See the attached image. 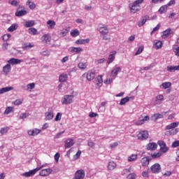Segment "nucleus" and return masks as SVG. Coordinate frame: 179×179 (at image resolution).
Returning <instances> with one entry per match:
<instances>
[{
	"label": "nucleus",
	"mask_w": 179,
	"mask_h": 179,
	"mask_svg": "<svg viewBox=\"0 0 179 179\" xmlns=\"http://www.w3.org/2000/svg\"><path fill=\"white\" fill-rule=\"evenodd\" d=\"M47 24L48 29L52 30L53 29H55V26L57 25V23H55L53 20H49L47 21Z\"/></svg>",
	"instance_id": "26"
},
{
	"label": "nucleus",
	"mask_w": 179,
	"mask_h": 179,
	"mask_svg": "<svg viewBox=\"0 0 179 179\" xmlns=\"http://www.w3.org/2000/svg\"><path fill=\"white\" fill-rule=\"evenodd\" d=\"M45 115L48 120H52V118H54V113H52V112H46Z\"/></svg>",
	"instance_id": "43"
},
{
	"label": "nucleus",
	"mask_w": 179,
	"mask_h": 179,
	"mask_svg": "<svg viewBox=\"0 0 179 179\" xmlns=\"http://www.w3.org/2000/svg\"><path fill=\"white\" fill-rule=\"evenodd\" d=\"M73 145H75V143L73 142V139L67 138L64 141V148H65V149H69V148H72Z\"/></svg>",
	"instance_id": "13"
},
{
	"label": "nucleus",
	"mask_w": 179,
	"mask_h": 179,
	"mask_svg": "<svg viewBox=\"0 0 179 179\" xmlns=\"http://www.w3.org/2000/svg\"><path fill=\"white\" fill-rule=\"evenodd\" d=\"M179 146V141H176L172 143V148H178Z\"/></svg>",
	"instance_id": "63"
},
{
	"label": "nucleus",
	"mask_w": 179,
	"mask_h": 179,
	"mask_svg": "<svg viewBox=\"0 0 179 179\" xmlns=\"http://www.w3.org/2000/svg\"><path fill=\"white\" fill-rule=\"evenodd\" d=\"M150 170L153 174H158V173L162 171V166L158 163H156L151 166Z\"/></svg>",
	"instance_id": "7"
},
{
	"label": "nucleus",
	"mask_w": 179,
	"mask_h": 179,
	"mask_svg": "<svg viewBox=\"0 0 179 179\" xmlns=\"http://www.w3.org/2000/svg\"><path fill=\"white\" fill-rule=\"evenodd\" d=\"M160 87H162V89H169V87H171V83L170 82H165L163 83L161 85Z\"/></svg>",
	"instance_id": "37"
},
{
	"label": "nucleus",
	"mask_w": 179,
	"mask_h": 179,
	"mask_svg": "<svg viewBox=\"0 0 179 179\" xmlns=\"http://www.w3.org/2000/svg\"><path fill=\"white\" fill-rule=\"evenodd\" d=\"M83 78H85V76H86L87 80H89V82L93 80V79H94V78H96V73L92 71H89L87 73H85L83 75Z\"/></svg>",
	"instance_id": "8"
},
{
	"label": "nucleus",
	"mask_w": 179,
	"mask_h": 179,
	"mask_svg": "<svg viewBox=\"0 0 179 179\" xmlns=\"http://www.w3.org/2000/svg\"><path fill=\"white\" fill-rule=\"evenodd\" d=\"M61 117H62V115H61L60 113H57V114L55 118V121H61Z\"/></svg>",
	"instance_id": "60"
},
{
	"label": "nucleus",
	"mask_w": 179,
	"mask_h": 179,
	"mask_svg": "<svg viewBox=\"0 0 179 179\" xmlns=\"http://www.w3.org/2000/svg\"><path fill=\"white\" fill-rule=\"evenodd\" d=\"M90 41V39H78L76 41V44L78 45H82V44H88V43Z\"/></svg>",
	"instance_id": "32"
},
{
	"label": "nucleus",
	"mask_w": 179,
	"mask_h": 179,
	"mask_svg": "<svg viewBox=\"0 0 179 179\" xmlns=\"http://www.w3.org/2000/svg\"><path fill=\"white\" fill-rule=\"evenodd\" d=\"M80 34V33L78 29H74L71 31V36L72 37H78V36H79Z\"/></svg>",
	"instance_id": "45"
},
{
	"label": "nucleus",
	"mask_w": 179,
	"mask_h": 179,
	"mask_svg": "<svg viewBox=\"0 0 179 179\" xmlns=\"http://www.w3.org/2000/svg\"><path fill=\"white\" fill-rule=\"evenodd\" d=\"M157 144L160 148L159 150L161 153H167L169 148L166 144V142H164V141H158Z\"/></svg>",
	"instance_id": "5"
},
{
	"label": "nucleus",
	"mask_w": 179,
	"mask_h": 179,
	"mask_svg": "<svg viewBox=\"0 0 179 179\" xmlns=\"http://www.w3.org/2000/svg\"><path fill=\"white\" fill-rule=\"evenodd\" d=\"M162 152H153L151 154L152 159H159V157H162Z\"/></svg>",
	"instance_id": "41"
},
{
	"label": "nucleus",
	"mask_w": 179,
	"mask_h": 179,
	"mask_svg": "<svg viewBox=\"0 0 179 179\" xmlns=\"http://www.w3.org/2000/svg\"><path fill=\"white\" fill-rule=\"evenodd\" d=\"M41 40L43 44H50L51 43V36L48 34H45L42 36Z\"/></svg>",
	"instance_id": "14"
},
{
	"label": "nucleus",
	"mask_w": 179,
	"mask_h": 179,
	"mask_svg": "<svg viewBox=\"0 0 179 179\" xmlns=\"http://www.w3.org/2000/svg\"><path fill=\"white\" fill-rule=\"evenodd\" d=\"M136 136L138 141H146L149 138V132L146 130H141L137 132Z\"/></svg>",
	"instance_id": "4"
},
{
	"label": "nucleus",
	"mask_w": 179,
	"mask_h": 179,
	"mask_svg": "<svg viewBox=\"0 0 179 179\" xmlns=\"http://www.w3.org/2000/svg\"><path fill=\"white\" fill-rule=\"evenodd\" d=\"M173 51L176 57H179V47L173 48Z\"/></svg>",
	"instance_id": "62"
},
{
	"label": "nucleus",
	"mask_w": 179,
	"mask_h": 179,
	"mask_svg": "<svg viewBox=\"0 0 179 179\" xmlns=\"http://www.w3.org/2000/svg\"><path fill=\"white\" fill-rule=\"evenodd\" d=\"M103 86V76H98L95 78V87L96 89H100Z\"/></svg>",
	"instance_id": "9"
},
{
	"label": "nucleus",
	"mask_w": 179,
	"mask_h": 179,
	"mask_svg": "<svg viewBox=\"0 0 179 179\" xmlns=\"http://www.w3.org/2000/svg\"><path fill=\"white\" fill-rule=\"evenodd\" d=\"M51 173H52V169H42L39 172V176H41V177H47L48 176H50Z\"/></svg>",
	"instance_id": "11"
},
{
	"label": "nucleus",
	"mask_w": 179,
	"mask_h": 179,
	"mask_svg": "<svg viewBox=\"0 0 179 179\" xmlns=\"http://www.w3.org/2000/svg\"><path fill=\"white\" fill-rule=\"evenodd\" d=\"M147 150H156L157 144L156 143H150L146 145Z\"/></svg>",
	"instance_id": "18"
},
{
	"label": "nucleus",
	"mask_w": 179,
	"mask_h": 179,
	"mask_svg": "<svg viewBox=\"0 0 179 179\" xmlns=\"http://www.w3.org/2000/svg\"><path fill=\"white\" fill-rule=\"evenodd\" d=\"M142 176L143 177L148 178L149 177V171H143Z\"/></svg>",
	"instance_id": "61"
},
{
	"label": "nucleus",
	"mask_w": 179,
	"mask_h": 179,
	"mask_svg": "<svg viewBox=\"0 0 179 179\" xmlns=\"http://www.w3.org/2000/svg\"><path fill=\"white\" fill-rule=\"evenodd\" d=\"M148 20H149V15H145L143 17L141 20L138 22V27H142V26H143V24H145Z\"/></svg>",
	"instance_id": "15"
},
{
	"label": "nucleus",
	"mask_w": 179,
	"mask_h": 179,
	"mask_svg": "<svg viewBox=\"0 0 179 179\" xmlns=\"http://www.w3.org/2000/svg\"><path fill=\"white\" fill-rule=\"evenodd\" d=\"M33 47H34V44L33 43H24L22 45V50H30V48H33Z\"/></svg>",
	"instance_id": "34"
},
{
	"label": "nucleus",
	"mask_w": 179,
	"mask_h": 179,
	"mask_svg": "<svg viewBox=\"0 0 179 179\" xmlns=\"http://www.w3.org/2000/svg\"><path fill=\"white\" fill-rule=\"evenodd\" d=\"M13 87H3L0 89V94H3V93H6L7 92H10V90H13Z\"/></svg>",
	"instance_id": "35"
},
{
	"label": "nucleus",
	"mask_w": 179,
	"mask_h": 179,
	"mask_svg": "<svg viewBox=\"0 0 179 179\" xmlns=\"http://www.w3.org/2000/svg\"><path fill=\"white\" fill-rule=\"evenodd\" d=\"M73 103V95H65L62 99V104H72Z\"/></svg>",
	"instance_id": "6"
},
{
	"label": "nucleus",
	"mask_w": 179,
	"mask_h": 179,
	"mask_svg": "<svg viewBox=\"0 0 179 179\" xmlns=\"http://www.w3.org/2000/svg\"><path fill=\"white\" fill-rule=\"evenodd\" d=\"M8 3H10L12 5V6H17V5H19V1H16V0H13V1H9Z\"/></svg>",
	"instance_id": "56"
},
{
	"label": "nucleus",
	"mask_w": 179,
	"mask_h": 179,
	"mask_svg": "<svg viewBox=\"0 0 179 179\" xmlns=\"http://www.w3.org/2000/svg\"><path fill=\"white\" fill-rule=\"evenodd\" d=\"M36 24V22L34 20H29L25 22L24 26L25 27H33Z\"/></svg>",
	"instance_id": "36"
},
{
	"label": "nucleus",
	"mask_w": 179,
	"mask_h": 179,
	"mask_svg": "<svg viewBox=\"0 0 179 179\" xmlns=\"http://www.w3.org/2000/svg\"><path fill=\"white\" fill-rule=\"evenodd\" d=\"M7 62L8 64L11 65H17L18 64L22 62V61L19 59L11 58L9 60H8Z\"/></svg>",
	"instance_id": "17"
},
{
	"label": "nucleus",
	"mask_w": 179,
	"mask_h": 179,
	"mask_svg": "<svg viewBox=\"0 0 179 179\" xmlns=\"http://www.w3.org/2000/svg\"><path fill=\"white\" fill-rule=\"evenodd\" d=\"M47 164H42L41 163L38 164V166L34 169H32L28 172H25L22 174V176H24V177H33V176H34V174H36V173H37V171H40V170H41V169H43V167H46Z\"/></svg>",
	"instance_id": "2"
},
{
	"label": "nucleus",
	"mask_w": 179,
	"mask_h": 179,
	"mask_svg": "<svg viewBox=\"0 0 179 179\" xmlns=\"http://www.w3.org/2000/svg\"><path fill=\"white\" fill-rule=\"evenodd\" d=\"M117 167V164L115 162L110 161L108 164V170L113 171Z\"/></svg>",
	"instance_id": "33"
},
{
	"label": "nucleus",
	"mask_w": 179,
	"mask_h": 179,
	"mask_svg": "<svg viewBox=\"0 0 179 179\" xmlns=\"http://www.w3.org/2000/svg\"><path fill=\"white\" fill-rule=\"evenodd\" d=\"M143 50H144L143 46H140L138 50L136 51V52L135 53V55H139L142 54V52H143Z\"/></svg>",
	"instance_id": "53"
},
{
	"label": "nucleus",
	"mask_w": 179,
	"mask_h": 179,
	"mask_svg": "<svg viewBox=\"0 0 179 179\" xmlns=\"http://www.w3.org/2000/svg\"><path fill=\"white\" fill-rule=\"evenodd\" d=\"M127 179H136V175L135 173H129L127 176Z\"/></svg>",
	"instance_id": "57"
},
{
	"label": "nucleus",
	"mask_w": 179,
	"mask_h": 179,
	"mask_svg": "<svg viewBox=\"0 0 179 179\" xmlns=\"http://www.w3.org/2000/svg\"><path fill=\"white\" fill-rule=\"evenodd\" d=\"M159 13H165V12H167V6H162L159 9Z\"/></svg>",
	"instance_id": "46"
},
{
	"label": "nucleus",
	"mask_w": 179,
	"mask_h": 179,
	"mask_svg": "<svg viewBox=\"0 0 179 179\" xmlns=\"http://www.w3.org/2000/svg\"><path fill=\"white\" fill-rule=\"evenodd\" d=\"M69 50H70V52H75L76 54H80V52L83 51V49H82V48H76V47H71Z\"/></svg>",
	"instance_id": "23"
},
{
	"label": "nucleus",
	"mask_w": 179,
	"mask_h": 179,
	"mask_svg": "<svg viewBox=\"0 0 179 179\" xmlns=\"http://www.w3.org/2000/svg\"><path fill=\"white\" fill-rule=\"evenodd\" d=\"M136 159H138V155L132 154L127 158V160L128 162H135Z\"/></svg>",
	"instance_id": "42"
},
{
	"label": "nucleus",
	"mask_w": 179,
	"mask_h": 179,
	"mask_svg": "<svg viewBox=\"0 0 179 179\" xmlns=\"http://www.w3.org/2000/svg\"><path fill=\"white\" fill-rule=\"evenodd\" d=\"M26 5L27 6H29L31 10L36 9V3H34L31 0H27Z\"/></svg>",
	"instance_id": "29"
},
{
	"label": "nucleus",
	"mask_w": 179,
	"mask_h": 179,
	"mask_svg": "<svg viewBox=\"0 0 179 179\" xmlns=\"http://www.w3.org/2000/svg\"><path fill=\"white\" fill-rule=\"evenodd\" d=\"M10 38V34H6L3 36V41H8Z\"/></svg>",
	"instance_id": "58"
},
{
	"label": "nucleus",
	"mask_w": 179,
	"mask_h": 179,
	"mask_svg": "<svg viewBox=\"0 0 179 179\" xmlns=\"http://www.w3.org/2000/svg\"><path fill=\"white\" fill-rule=\"evenodd\" d=\"M40 132H41V130L38 129H34L27 131V134L29 136H37Z\"/></svg>",
	"instance_id": "12"
},
{
	"label": "nucleus",
	"mask_w": 179,
	"mask_h": 179,
	"mask_svg": "<svg viewBox=\"0 0 179 179\" xmlns=\"http://www.w3.org/2000/svg\"><path fill=\"white\" fill-rule=\"evenodd\" d=\"M80 155H82V151L78 150L76 154L73 156V159H75V160H78V159H79V157H80Z\"/></svg>",
	"instance_id": "55"
},
{
	"label": "nucleus",
	"mask_w": 179,
	"mask_h": 179,
	"mask_svg": "<svg viewBox=\"0 0 179 179\" xmlns=\"http://www.w3.org/2000/svg\"><path fill=\"white\" fill-rule=\"evenodd\" d=\"M28 33H29V34H31L32 36H36V35L38 34V31H37V29L36 28H29L28 29Z\"/></svg>",
	"instance_id": "38"
},
{
	"label": "nucleus",
	"mask_w": 179,
	"mask_h": 179,
	"mask_svg": "<svg viewBox=\"0 0 179 179\" xmlns=\"http://www.w3.org/2000/svg\"><path fill=\"white\" fill-rule=\"evenodd\" d=\"M25 15H27V11L26 10H17L15 12V16H17V17H22V16H24Z\"/></svg>",
	"instance_id": "24"
},
{
	"label": "nucleus",
	"mask_w": 179,
	"mask_h": 179,
	"mask_svg": "<svg viewBox=\"0 0 179 179\" xmlns=\"http://www.w3.org/2000/svg\"><path fill=\"white\" fill-rule=\"evenodd\" d=\"M66 79H68V75H66L65 73H62L59 77V81L61 82V83L65 82V80H66Z\"/></svg>",
	"instance_id": "39"
},
{
	"label": "nucleus",
	"mask_w": 179,
	"mask_h": 179,
	"mask_svg": "<svg viewBox=\"0 0 179 179\" xmlns=\"http://www.w3.org/2000/svg\"><path fill=\"white\" fill-rule=\"evenodd\" d=\"M23 103V101L20 100V99H17L16 101H15L13 102V104L15 106H20V104H22Z\"/></svg>",
	"instance_id": "59"
},
{
	"label": "nucleus",
	"mask_w": 179,
	"mask_h": 179,
	"mask_svg": "<svg viewBox=\"0 0 179 179\" xmlns=\"http://www.w3.org/2000/svg\"><path fill=\"white\" fill-rule=\"evenodd\" d=\"M150 117L148 115L144 117V118L139 120L138 121L136 122V125H143L146 122V121H149Z\"/></svg>",
	"instance_id": "16"
},
{
	"label": "nucleus",
	"mask_w": 179,
	"mask_h": 179,
	"mask_svg": "<svg viewBox=\"0 0 179 179\" xmlns=\"http://www.w3.org/2000/svg\"><path fill=\"white\" fill-rule=\"evenodd\" d=\"M163 46V43L157 39L154 41V47L155 50H159Z\"/></svg>",
	"instance_id": "27"
},
{
	"label": "nucleus",
	"mask_w": 179,
	"mask_h": 179,
	"mask_svg": "<svg viewBox=\"0 0 179 179\" xmlns=\"http://www.w3.org/2000/svg\"><path fill=\"white\" fill-rule=\"evenodd\" d=\"M17 24H13L8 29V31H10V32H13V31H15V30H17Z\"/></svg>",
	"instance_id": "44"
},
{
	"label": "nucleus",
	"mask_w": 179,
	"mask_h": 179,
	"mask_svg": "<svg viewBox=\"0 0 179 179\" xmlns=\"http://www.w3.org/2000/svg\"><path fill=\"white\" fill-rule=\"evenodd\" d=\"M153 118L155 119V121H157V120L160 119V118H163V115L160 114V113H155L153 115Z\"/></svg>",
	"instance_id": "48"
},
{
	"label": "nucleus",
	"mask_w": 179,
	"mask_h": 179,
	"mask_svg": "<svg viewBox=\"0 0 179 179\" xmlns=\"http://www.w3.org/2000/svg\"><path fill=\"white\" fill-rule=\"evenodd\" d=\"M121 67H115L111 71V76L114 78H117L119 72H121Z\"/></svg>",
	"instance_id": "20"
},
{
	"label": "nucleus",
	"mask_w": 179,
	"mask_h": 179,
	"mask_svg": "<svg viewBox=\"0 0 179 179\" xmlns=\"http://www.w3.org/2000/svg\"><path fill=\"white\" fill-rule=\"evenodd\" d=\"M170 34H174V32L171 30V29L169 28L163 31L162 38H167Z\"/></svg>",
	"instance_id": "19"
},
{
	"label": "nucleus",
	"mask_w": 179,
	"mask_h": 179,
	"mask_svg": "<svg viewBox=\"0 0 179 179\" xmlns=\"http://www.w3.org/2000/svg\"><path fill=\"white\" fill-rule=\"evenodd\" d=\"M99 33L103 36V40H110V35H108V27L107 26L100 27Z\"/></svg>",
	"instance_id": "3"
},
{
	"label": "nucleus",
	"mask_w": 179,
	"mask_h": 179,
	"mask_svg": "<svg viewBox=\"0 0 179 179\" xmlns=\"http://www.w3.org/2000/svg\"><path fill=\"white\" fill-rule=\"evenodd\" d=\"M163 100H164V96H163V94H159L155 97V104H160V103H162V101H163Z\"/></svg>",
	"instance_id": "28"
},
{
	"label": "nucleus",
	"mask_w": 179,
	"mask_h": 179,
	"mask_svg": "<svg viewBox=\"0 0 179 179\" xmlns=\"http://www.w3.org/2000/svg\"><path fill=\"white\" fill-rule=\"evenodd\" d=\"M131 99H132V97H129V96H127V97H124V98L120 100V106H124V104H125L126 103H128V101H129V100H131Z\"/></svg>",
	"instance_id": "40"
},
{
	"label": "nucleus",
	"mask_w": 179,
	"mask_h": 179,
	"mask_svg": "<svg viewBox=\"0 0 179 179\" xmlns=\"http://www.w3.org/2000/svg\"><path fill=\"white\" fill-rule=\"evenodd\" d=\"M166 71H168V72H176V66H168Z\"/></svg>",
	"instance_id": "51"
},
{
	"label": "nucleus",
	"mask_w": 179,
	"mask_h": 179,
	"mask_svg": "<svg viewBox=\"0 0 179 179\" xmlns=\"http://www.w3.org/2000/svg\"><path fill=\"white\" fill-rule=\"evenodd\" d=\"M8 131H9L8 127H3L1 129L0 133L1 134V135H3L4 134H6V132H8Z\"/></svg>",
	"instance_id": "52"
},
{
	"label": "nucleus",
	"mask_w": 179,
	"mask_h": 179,
	"mask_svg": "<svg viewBox=\"0 0 179 179\" xmlns=\"http://www.w3.org/2000/svg\"><path fill=\"white\" fill-rule=\"evenodd\" d=\"M179 125V122H176L169 124V125L166 126V129L169 130V129H174V128H177Z\"/></svg>",
	"instance_id": "25"
},
{
	"label": "nucleus",
	"mask_w": 179,
	"mask_h": 179,
	"mask_svg": "<svg viewBox=\"0 0 179 179\" xmlns=\"http://www.w3.org/2000/svg\"><path fill=\"white\" fill-rule=\"evenodd\" d=\"M85 170L80 169L75 173V177L73 179H83L85 178Z\"/></svg>",
	"instance_id": "10"
},
{
	"label": "nucleus",
	"mask_w": 179,
	"mask_h": 179,
	"mask_svg": "<svg viewBox=\"0 0 179 179\" xmlns=\"http://www.w3.org/2000/svg\"><path fill=\"white\" fill-rule=\"evenodd\" d=\"M36 87V84L34 83H29L27 85V90H33Z\"/></svg>",
	"instance_id": "49"
},
{
	"label": "nucleus",
	"mask_w": 179,
	"mask_h": 179,
	"mask_svg": "<svg viewBox=\"0 0 179 179\" xmlns=\"http://www.w3.org/2000/svg\"><path fill=\"white\" fill-rule=\"evenodd\" d=\"M10 69H12V67H10V64L8 63L3 67V72L5 75H8L10 72Z\"/></svg>",
	"instance_id": "30"
},
{
	"label": "nucleus",
	"mask_w": 179,
	"mask_h": 179,
	"mask_svg": "<svg viewBox=\"0 0 179 179\" xmlns=\"http://www.w3.org/2000/svg\"><path fill=\"white\" fill-rule=\"evenodd\" d=\"M141 3H143V0H136L132 4H129L130 12L131 13L139 12Z\"/></svg>",
	"instance_id": "1"
},
{
	"label": "nucleus",
	"mask_w": 179,
	"mask_h": 179,
	"mask_svg": "<svg viewBox=\"0 0 179 179\" xmlns=\"http://www.w3.org/2000/svg\"><path fill=\"white\" fill-rule=\"evenodd\" d=\"M141 164L143 167H146V166H149L150 160L149 157H145L141 160Z\"/></svg>",
	"instance_id": "22"
},
{
	"label": "nucleus",
	"mask_w": 179,
	"mask_h": 179,
	"mask_svg": "<svg viewBox=\"0 0 179 179\" xmlns=\"http://www.w3.org/2000/svg\"><path fill=\"white\" fill-rule=\"evenodd\" d=\"M115 54H117V51L114 50L112 52V54H110L108 57L107 64H110L114 61V59H115V56H114Z\"/></svg>",
	"instance_id": "21"
},
{
	"label": "nucleus",
	"mask_w": 179,
	"mask_h": 179,
	"mask_svg": "<svg viewBox=\"0 0 179 179\" xmlns=\"http://www.w3.org/2000/svg\"><path fill=\"white\" fill-rule=\"evenodd\" d=\"M78 66L80 69H86L87 64H86V63L80 62L78 63Z\"/></svg>",
	"instance_id": "47"
},
{
	"label": "nucleus",
	"mask_w": 179,
	"mask_h": 179,
	"mask_svg": "<svg viewBox=\"0 0 179 179\" xmlns=\"http://www.w3.org/2000/svg\"><path fill=\"white\" fill-rule=\"evenodd\" d=\"M2 50L3 51H10V50H12V46L8 43H4L2 44Z\"/></svg>",
	"instance_id": "31"
},
{
	"label": "nucleus",
	"mask_w": 179,
	"mask_h": 179,
	"mask_svg": "<svg viewBox=\"0 0 179 179\" xmlns=\"http://www.w3.org/2000/svg\"><path fill=\"white\" fill-rule=\"evenodd\" d=\"M87 145L90 148H94V143L92 141H88Z\"/></svg>",
	"instance_id": "64"
},
{
	"label": "nucleus",
	"mask_w": 179,
	"mask_h": 179,
	"mask_svg": "<svg viewBox=\"0 0 179 179\" xmlns=\"http://www.w3.org/2000/svg\"><path fill=\"white\" fill-rule=\"evenodd\" d=\"M160 27H161L160 24H158L153 29V30L151 31V33H150L151 36H152V34H153V33H155V31H159V30H160Z\"/></svg>",
	"instance_id": "54"
},
{
	"label": "nucleus",
	"mask_w": 179,
	"mask_h": 179,
	"mask_svg": "<svg viewBox=\"0 0 179 179\" xmlns=\"http://www.w3.org/2000/svg\"><path fill=\"white\" fill-rule=\"evenodd\" d=\"M13 110H14L13 107L8 106V107L6 108V110L4 112V114H7V115L10 114V113L13 112Z\"/></svg>",
	"instance_id": "50"
}]
</instances>
